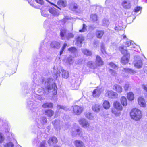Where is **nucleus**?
Returning <instances> with one entry per match:
<instances>
[{
	"label": "nucleus",
	"mask_w": 147,
	"mask_h": 147,
	"mask_svg": "<svg viewBox=\"0 0 147 147\" xmlns=\"http://www.w3.org/2000/svg\"><path fill=\"white\" fill-rule=\"evenodd\" d=\"M42 100L40 95L34 93L27 100V108L31 111L38 127L41 129L43 128L47 121L46 118L40 115V112L37 107V102L39 101H41Z\"/></svg>",
	"instance_id": "f257e3e1"
},
{
	"label": "nucleus",
	"mask_w": 147,
	"mask_h": 147,
	"mask_svg": "<svg viewBox=\"0 0 147 147\" xmlns=\"http://www.w3.org/2000/svg\"><path fill=\"white\" fill-rule=\"evenodd\" d=\"M40 87L37 90L38 93L47 95L51 93L53 95H56L57 93V88L53 79L51 78H42Z\"/></svg>",
	"instance_id": "f03ea898"
},
{
	"label": "nucleus",
	"mask_w": 147,
	"mask_h": 147,
	"mask_svg": "<svg viewBox=\"0 0 147 147\" xmlns=\"http://www.w3.org/2000/svg\"><path fill=\"white\" fill-rule=\"evenodd\" d=\"M130 115L131 119L136 121H139L142 117L141 111L136 108L132 109Z\"/></svg>",
	"instance_id": "7ed1b4c3"
},
{
	"label": "nucleus",
	"mask_w": 147,
	"mask_h": 147,
	"mask_svg": "<svg viewBox=\"0 0 147 147\" xmlns=\"http://www.w3.org/2000/svg\"><path fill=\"white\" fill-rule=\"evenodd\" d=\"M47 48V44L45 43L44 44L43 42L40 44L39 48V54L40 56V59H41L43 61L47 60L48 59V58H47L46 56Z\"/></svg>",
	"instance_id": "20e7f679"
},
{
	"label": "nucleus",
	"mask_w": 147,
	"mask_h": 147,
	"mask_svg": "<svg viewBox=\"0 0 147 147\" xmlns=\"http://www.w3.org/2000/svg\"><path fill=\"white\" fill-rule=\"evenodd\" d=\"M119 49L121 53L124 55L121 58V62L122 64H125L129 61L130 54L127 53L126 49H124L123 47V46L119 47Z\"/></svg>",
	"instance_id": "39448f33"
},
{
	"label": "nucleus",
	"mask_w": 147,
	"mask_h": 147,
	"mask_svg": "<svg viewBox=\"0 0 147 147\" xmlns=\"http://www.w3.org/2000/svg\"><path fill=\"white\" fill-rule=\"evenodd\" d=\"M53 73L56 76V78L57 79L60 76V73L62 74V77L65 79H67L69 77V74L68 71L61 69L58 71V69H53Z\"/></svg>",
	"instance_id": "423d86ee"
},
{
	"label": "nucleus",
	"mask_w": 147,
	"mask_h": 147,
	"mask_svg": "<svg viewBox=\"0 0 147 147\" xmlns=\"http://www.w3.org/2000/svg\"><path fill=\"white\" fill-rule=\"evenodd\" d=\"M79 124L84 128L87 129L88 131H91L93 129V127L91 124L84 118H81L78 121Z\"/></svg>",
	"instance_id": "0eeeda50"
},
{
	"label": "nucleus",
	"mask_w": 147,
	"mask_h": 147,
	"mask_svg": "<svg viewBox=\"0 0 147 147\" xmlns=\"http://www.w3.org/2000/svg\"><path fill=\"white\" fill-rule=\"evenodd\" d=\"M60 34L62 39H64V37H66L67 39H69L73 38L74 36L73 34L71 33H68L64 28L61 29L60 30Z\"/></svg>",
	"instance_id": "6e6552de"
},
{
	"label": "nucleus",
	"mask_w": 147,
	"mask_h": 147,
	"mask_svg": "<svg viewBox=\"0 0 147 147\" xmlns=\"http://www.w3.org/2000/svg\"><path fill=\"white\" fill-rule=\"evenodd\" d=\"M134 59H135V61L134 62V66L137 68H141L142 65V62L140 56H135Z\"/></svg>",
	"instance_id": "1a4fd4ad"
},
{
	"label": "nucleus",
	"mask_w": 147,
	"mask_h": 147,
	"mask_svg": "<svg viewBox=\"0 0 147 147\" xmlns=\"http://www.w3.org/2000/svg\"><path fill=\"white\" fill-rule=\"evenodd\" d=\"M74 113L77 115H80L82 112L83 108L82 107L76 105L72 106Z\"/></svg>",
	"instance_id": "9d476101"
},
{
	"label": "nucleus",
	"mask_w": 147,
	"mask_h": 147,
	"mask_svg": "<svg viewBox=\"0 0 147 147\" xmlns=\"http://www.w3.org/2000/svg\"><path fill=\"white\" fill-rule=\"evenodd\" d=\"M122 70L124 75L123 76L125 77H127L128 75L127 74H134L136 73L134 70L129 68H122Z\"/></svg>",
	"instance_id": "9b49d317"
},
{
	"label": "nucleus",
	"mask_w": 147,
	"mask_h": 147,
	"mask_svg": "<svg viewBox=\"0 0 147 147\" xmlns=\"http://www.w3.org/2000/svg\"><path fill=\"white\" fill-rule=\"evenodd\" d=\"M106 96L111 98H116L117 96V94L112 91H107L105 94Z\"/></svg>",
	"instance_id": "f8f14e48"
},
{
	"label": "nucleus",
	"mask_w": 147,
	"mask_h": 147,
	"mask_svg": "<svg viewBox=\"0 0 147 147\" xmlns=\"http://www.w3.org/2000/svg\"><path fill=\"white\" fill-rule=\"evenodd\" d=\"M123 7L125 9H129L131 7V2L128 0H123L122 3Z\"/></svg>",
	"instance_id": "ddd939ff"
},
{
	"label": "nucleus",
	"mask_w": 147,
	"mask_h": 147,
	"mask_svg": "<svg viewBox=\"0 0 147 147\" xmlns=\"http://www.w3.org/2000/svg\"><path fill=\"white\" fill-rule=\"evenodd\" d=\"M102 92L101 89L99 88H97L94 89L92 92V96L95 98L98 97L101 94Z\"/></svg>",
	"instance_id": "4468645a"
},
{
	"label": "nucleus",
	"mask_w": 147,
	"mask_h": 147,
	"mask_svg": "<svg viewBox=\"0 0 147 147\" xmlns=\"http://www.w3.org/2000/svg\"><path fill=\"white\" fill-rule=\"evenodd\" d=\"M71 134L73 136H75L77 135H78L79 136H81L82 135V132L81 129L78 128L76 129H75L74 131V129L71 132Z\"/></svg>",
	"instance_id": "2eb2a0df"
},
{
	"label": "nucleus",
	"mask_w": 147,
	"mask_h": 147,
	"mask_svg": "<svg viewBox=\"0 0 147 147\" xmlns=\"http://www.w3.org/2000/svg\"><path fill=\"white\" fill-rule=\"evenodd\" d=\"M84 40V38L82 35H79L77 38L76 44L77 46L80 47L82 46V41Z\"/></svg>",
	"instance_id": "dca6fc26"
},
{
	"label": "nucleus",
	"mask_w": 147,
	"mask_h": 147,
	"mask_svg": "<svg viewBox=\"0 0 147 147\" xmlns=\"http://www.w3.org/2000/svg\"><path fill=\"white\" fill-rule=\"evenodd\" d=\"M49 11L52 15L54 16H58L59 11L58 10L53 7H50L49 9Z\"/></svg>",
	"instance_id": "f3484780"
},
{
	"label": "nucleus",
	"mask_w": 147,
	"mask_h": 147,
	"mask_svg": "<svg viewBox=\"0 0 147 147\" xmlns=\"http://www.w3.org/2000/svg\"><path fill=\"white\" fill-rule=\"evenodd\" d=\"M114 29L117 31L123 30V27L122 22L121 21H119L118 23H117L115 24V27Z\"/></svg>",
	"instance_id": "a211bd4d"
},
{
	"label": "nucleus",
	"mask_w": 147,
	"mask_h": 147,
	"mask_svg": "<svg viewBox=\"0 0 147 147\" xmlns=\"http://www.w3.org/2000/svg\"><path fill=\"white\" fill-rule=\"evenodd\" d=\"M57 4L58 6L56 5L60 8L58 9L60 10L61 9V8L65 7L67 5L66 2L63 0H59L57 2Z\"/></svg>",
	"instance_id": "6ab92c4d"
},
{
	"label": "nucleus",
	"mask_w": 147,
	"mask_h": 147,
	"mask_svg": "<svg viewBox=\"0 0 147 147\" xmlns=\"http://www.w3.org/2000/svg\"><path fill=\"white\" fill-rule=\"evenodd\" d=\"M113 106L114 108L118 111H122V110L123 107L120 103L118 101L114 102Z\"/></svg>",
	"instance_id": "aec40b11"
},
{
	"label": "nucleus",
	"mask_w": 147,
	"mask_h": 147,
	"mask_svg": "<svg viewBox=\"0 0 147 147\" xmlns=\"http://www.w3.org/2000/svg\"><path fill=\"white\" fill-rule=\"evenodd\" d=\"M69 8L70 9L74 11H76L78 9L77 4L74 2H72L70 4Z\"/></svg>",
	"instance_id": "412c9836"
},
{
	"label": "nucleus",
	"mask_w": 147,
	"mask_h": 147,
	"mask_svg": "<svg viewBox=\"0 0 147 147\" xmlns=\"http://www.w3.org/2000/svg\"><path fill=\"white\" fill-rule=\"evenodd\" d=\"M103 62L101 58L99 56L97 55L96 57V64L97 67L103 65Z\"/></svg>",
	"instance_id": "4be33fe9"
},
{
	"label": "nucleus",
	"mask_w": 147,
	"mask_h": 147,
	"mask_svg": "<svg viewBox=\"0 0 147 147\" xmlns=\"http://www.w3.org/2000/svg\"><path fill=\"white\" fill-rule=\"evenodd\" d=\"M51 47L55 49H58L60 47V43L57 41H53L51 42Z\"/></svg>",
	"instance_id": "5701e85b"
},
{
	"label": "nucleus",
	"mask_w": 147,
	"mask_h": 147,
	"mask_svg": "<svg viewBox=\"0 0 147 147\" xmlns=\"http://www.w3.org/2000/svg\"><path fill=\"white\" fill-rule=\"evenodd\" d=\"M52 123L56 130L58 131L60 130V121L59 120H55L54 121H53Z\"/></svg>",
	"instance_id": "b1692460"
},
{
	"label": "nucleus",
	"mask_w": 147,
	"mask_h": 147,
	"mask_svg": "<svg viewBox=\"0 0 147 147\" xmlns=\"http://www.w3.org/2000/svg\"><path fill=\"white\" fill-rule=\"evenodd\" d=\"M138 103L139 105L142 107H145L146 106V103L144 99L143 98L140 97L138 99Z\"/></svg>",
	"instance_id": "393cba45"
},
{
	"label": "nucleus",
	"mask_w": 147,
	"mask_h": 147,
	"mask_svg": "<svg viewBox=\"0 0 147 147\" xmlns=\"http://www.w3.org/2000/svg\"><path fill=\"white\" fill-rule=\"evenodd\" d=\"M101 106L97 104H94L93 105L92 107V110L95 112H99L100 110Z\"/></svg>",
	"instance_id": "a878e982"
},
{
	"label": "nucleus",
	"mask_w": 147,
	"mask_h": 147,
	"mask_svg": "<svg viewBox=\"0 0 147 147\" xmlns=\"http://www.w3.org/2000/svg\"><path fill=\"white\" fill-rule=\"evenodd\" d=\"M113 89L118 93H120L122 92V88L120 85L116 84L113 87Z\"/></svg>",
	"instance_id": "bb28decb"
},
{
	"label": "nucleus",
	"mask_w": 147,
	"mask_h": 147,
	"mask_svg": "<svg viewBox=\"0 0 147 147\" xmlns=\"http://www.w3.org/2000/svg\"><path fill=\"white\" fill-rule=\"evenodd\" d=\"M57 142V138L55 137H51L49 140L48 141L49 145H51L53 143H56Z\"/></svg>",
	"instance_id": "cd10ccee"
},
{
	"label": "nucleus",
	"mask_w": 147,
	"mask_h": 147,
	"mask_svg": "<svg viewBox=\"0 0 147 147\" xmlns=\"http://www.w3.org/2000/svg\"><path fill=\"white\" fill-rule=\"evenodd\" d=\"M88 67L92 69H95L97 67L95 63L92 61H89L87 64Z\"/></svg>",
	"instance_id": "c85d7f7f"
},
{
	"label": "nucleus",
	"mask_w": 147,
	"mask_h": 147,
	"mask_svg": "<svg viewBox=\"0 0 147 147\" xmlns=\"http://www.w3.org/2000/svg\"><path fill=\"white\" fill-rule=\"evenodd\" d=\"M45 113L46 115L48 117H51L53 115L54 112L51 109H47L45 111Z\"/></svg>",
	"instance_id": "c756f323"
},
{
	"label": "nucleus",
	"mask_w": 147,
	"mask_h": 147,
	"mask_svg": "<svg viewBox=\"0 0 147 147\" xmlns=\"http://www.w3.org/2000/svg\"><path fill=\"white\" fill-rule=\"evenodd\" d=\"M74 144L76 147H82L84 145L82 141L78 140L75 141Z\"/></svg>",
	"instance_id": "7c9ffc66"
},
{
	"label": "nucleus",
	"mask_w": 147,
	"mask_h": 147,
	"mask_svg": "<svg viewBox=\"0 0 147 147\" xmlns=\"http://www.w3.org/2000/svg\"><path fill=\"white\" fill-rule=\"evenodd\" d=\"M98 18L97 16L95 14H92L90 16V20L94 22H97Z\"/></svg>",
	"instance_id": "2f4dec72"
},
{
	"label": "nucleus",
	"mask_w": 147,
	"mask_h": 147,
	"mask_svg": "<svg viewBox=\"0 0 147 147\" xmlns=\"http://www.w3.org/2000/svg\"><path fill=\"white\" fill-rule=\"evenodd\" d=\"M82 51L84 55H86L90 56L92 55V53L91 51L87 49H82Z\"/></svg>",
	"instance_id": "473e14b6"
},
{
	"label": "nucleus",
	"mask_w": 147,
	"mask_h": 147,
	"mask_svg": "<svg viewBox=\"0 0 147 147\" xmlns=\"http://www.w3.org/2000/svg\"><path fill=\"white\" fill-rule=\"evenodd\" d=\"M53 105L51 102L46 103L43 104L42 106V107L44 108H52Z\"/></svg>",
	"instance_id": "72a5a7b5"
},
{
	"label": "nucleus",
	"mask_w": 147,
	"mask_h": 147,
	"mask_svg": "<svg viewBox=\"0 0 147 147\" xmlns=\"http://www.w3.org/2000/svg\"><path fill=\"white\" fill-rule=\"evenodd\" d=\"M104 34V32L102 30L97 31L96 32V37L99 38H101Z\"/></svg>",
	"instance_id": "f704fd0d"
},
{
	"label": "nucleus",
	"mask_w": 147,
	"mask_h": 147,
	"mask_svg": "<svg viewBox=\"0 0 147 147\" xmlns=\"http://www.w3.org/2000/svg\"><path fill=\"white\" fill-rule=\"evenodd\" d=\"M57 112L58 113L61 112L62 110H67V108L66 107H65L62 106L61 105H57Z\"/></svg>",
	"instance_id": "c9c22d12"
},
{
	"label": "nucleus",
	"mask_w": 147,
	"mask_h": 147,
	"mask_svg": "<svg viewBox=\"0 0 147 147\" xmlns=\"http://www.w3.org/2000/svg\"><path fill=\"white\" fill-rule=\"evenodd\" d=\"M121 102L123 106H126L127 105V100L126 97L122 96L121 98Z\"/></svg>",
	"instance_id": "e433bc0d"
},
{
	"label": "nucleus",
	"mask_w": 147,
	"mask_h": 147,
	"mask_svg": "<svg viewBox=\"0 0 147 147\" xmlns=\"http://www.w3.org/2000/svg\"><path fill=\"white\" fill-rule=\"evenodd\" d=\"M127 98L130 101H132L134 99V95L132 92H129L127 94Z\"/></svg>",
	"instance_id": "4c0bfd02"
},
{
	"label": "nucleus",
	"mask_w": 147,
	"mask_h": 147,
	"mask_svg": "<svg viewBox=\"0 0 147 147\" xmlns=\"http://www.w3.org/2000/svg\"><path fill=\"white\" fill-rule=\"evenodd\" d=\"M103 106L105 109H108L110 107L109 102L107 101H105L103 103Z\"/></svg>",
	"instance_id": "58836bf2"
},
{
	"label": "nucleus",
	"mask_w": 147,
	"mask_h": 147,
	"mask_svg": "<svg viewBox=\"0 0 147 147\" xmlns=\"http://www.w3.org/2000/svg\"><path fill=\"white\" fill-rule=\"evenodd\" d=\"M134 42L130 40L125 42L123 43L124 46L125 47H128L131 45H133Z\"/></svg>",
	"instance_id": "ea45409f"
},
{
	"label": "nucleus",
	"mask_w": 147,
	"mask_h": 147,
	"mask_svg": "<svg viewBox=\"0 0 147 147\" xmlns=\"http://www.w3.org/2000/svg\"><path fill=\"white\" fill-rule=\"evenodd\" d=\"M44 26V27L46 28L49 27V29H50V28L51 27V25L50 24V22L47 20H46L45 21Z\"/></svg>",
	"instance_id": "a19ab883"
},
{
	"label": "nucleus",
	"mask_w": 147,
	"mask_h": 147,
	"mask_svg": "<svg viewBox=\"0 0 147 147\" xmlns=\"http://www.w3.org/2000/svg\"><path fill=\"white\" fill-rule=\"evenodd\" d=\"M115 1V0H106L105 2V4L107 6H111Z\"/></svg>",
	"instance_id": "79ce46f5"
},
{
	"label": "nucleus",
	"mask_w": 147,
	"mask_h": 147,
	"mask_svg": "<svg viewBox=\"0 0 147 147\" xmlns=\"http://www.w3.org/2000/svg\"><path fill=\"white\" fill-rule=\"evenodd\" d=\"M85 116L88 119L92 120L93 119L94 116L92 113L88 112L86 114Z\"/></svg>",
	"instance_id": "37998d69"
},
{
	"label": "nucleus",
	"mask_w": 147,
	"mask_h": 147,
	"mask_svg": "<svg viewBox=\"0 0 147 147\" xmlns=\"http://www.w3.org/2000/svg\"><path fill=\"white\" fill-rule=\"evenodd\" d=\"M102 25L105 26H107L108 25L109 22L107 18H104L102 21Z\"/></svg>",
	"instance_id": "c03bdc74"
},
{
	"label": "nucleus",
	"mask_w": 147,
	"mask_h": 147,
	"mask_svg": "<svg viewBox=\"0 0 147 147\" xmlns=\"http://www.w3.org/2000/svg\"><path fill=\"white\" fill-rule=\"evenodd\" d=\"M68 50L71 53L73 54H75L77 51L76 49L74 47L69 48Z\"/></svg>",
	"instance_id": "a18cd8bd"
},
{
	"label": "nucleus",
	"mask_w": 147,
	"mask_h": 147,
	"mask_svg": "<svg viewBox=\"0 0 147 147\" xmlns=\"http://www.w3.org/2000/svg\"><path fill=\"white\" fill-rule=\"evenodd\" d=\"M87 30V26L85 24H83L82 29L79 30V32H85Z\"/></svg>",
	"instance_id": "49530a36"
},
{
	"label": "nucleus",
	"mask_w": 147,
	"mask_h": 147,
	"mask_svg": "<svg viewBox=\"0 0 147 147\" xmlns=\"http://www.w3.org/2000/svg\"><path fill=\"white\" fill-rule=\"evenodd\" d=\"M109 65L111 68H113L115 70H117L118 69L117 66L113 62L110 63Z\"/></svg>",
	"instance_id": "de8ad7c7"
},
{
	"label": "nucleus",
	"mask_w": 147,
	"mask_h": 147,
	"mask_svg": "<svg viewBox=\"0 0 147 147\" xmlns=\"http://www.w3.org/2000/svg\"><path fill=\"white\" fill-rule=\"evenodd\" d=\"M112 112L116 116H119L121 114L119 112L117 111L115 109H112Z\"/></svg>",
	"instance_id": "09e8293b"
},
{
	"label": "nucleus",
	"mask_w": 147,
	"mask_h": 147,
	"mask_svg": "<svg viewBox=\"0 0 147 147\" xmlns=\"http://www.w3.org/2000/svg\"><path fill=\"white\" fill-rule=\"evenodd\" d=\"M101 49L102 53L103 54L105 55V54H106V51L105 49L104 45L103 43H102L101 44Z\"/></svg>",
	"instance_id": "8fccbe9b"
},
{
	"label": "nucleus",
	"mask_w": 147,
	"mask_h": 147,
	"mask_svg": "<svg viewBox=\"0 0 147 147\" xmlns=\"http://www.w3.org/2000/svg\"><path fill=\"white\" fill-rule=\"evenodd\" d=\"M14 144L12 142H9L5 144L4 147H13Z\"/></svg>",
	"instance_id": "3c124183"
},
{
	"label": "nucleus",
	"mask_w": 147,
	"mask_h": 147,
	"mask_svg": "<svg viewBox=\"0 0 147 147\" xmlns=\"http://www.w3.org/2000/svg\"><path fill=\"white\" fill-rule=\"evenodd\" d=\"M5 139L3 134L1 133H0V143H2Z\"/></svg>",
	"instance_id": "603ef678"
},
{
	"label": "nucleus",
	"mask_w": 147,
	"mask_h": 147,
	"mask_svg": "<svg viewBox=\"0 0 147 147\" xmlns=\"http://www.w3.org/2000/svg\"><path fill=\"white\" fill-rule=\"evenodd\" d=\"M68 20V18L67 17H65L63 19L61 20L60 21V23L62 24V25H63Z\"/></svg>",
	"instance_id": "864d4df0"
},
{
	"label": "nucleus",
	"mask_w": 147,
	"mask_h": 147,
	"mask_svg": "<svg viewBox=\"0 0 147 147\" xmlns=\"http://www.w3.org/2000/svg\"><path fill=\"white\" fill-rule=\"evenodd\" d=\"M142 9V8L140 6H137L134 9V11L136 13H137L139 12V11L141 10Z\"/></svg>",
	"instance_id": "5fc2aeb1"
},
{
	"label": "nucleus",
	"mask_w": 147,
	"mask_h": 147,
	"mask_svg": "<svg viewBox=\"0 0 147 147\" xmlns=\"http://www.w3.org/2000/svg\"><path fill=\"white\" fill-rule=\"evenodd\" d=\"M109 71L110 73H111V74L113 76H117V73L116 72V71H115V70H113L111 69H110Z\"/></svg>",
	"instance_id": "6e6d98bb"
},
{
	"label": "nucleus",
	"mask_w": 147,
	"mask_h": 147,
	"mask_svg": "<svg viewBox=\"0 0 147 147\" xmlns=\"http://www.w3.org/2000/svg\"><path fill=\"white\" fill-rule=\"evenodd\" d=\"M67 61L69 64H71L73 63V57L72 56H70L67 59Z\"/></svg>",
	"instance_id": "4d7b16f0"
},
{
	"label": "nucleus",
	"mask_w": 147,
	"mask_h": 147,
	"mask_svg": "<svg viewBox=\"0 0 147 147\" xmlns=\"http://www.w3.org/2000/svg\"><path fill=\"white\" fill-rule=\"evenodd\" d=\"M46 144V142L44 140L40 143L39 147H45V145Z\"/></svg>",
	"instance_id": "13d9d810"
},
{
	"label": "nucleus",
	"mask_w": 147,
	"mask_h": 147,
	"mask_svg": "<svg viewBox=\"0 0 147 147\" xmlns=\"http://www.w3.org/2000/svg\"><path fill=\"white\" fill-rule=\"evenodd\" d=\"M9 131H10V129L9 128H7V129L5 130V132L6 133L8 132V133L9 134L8 135L9 137H10V134H11V136H13V134H12V133H11V132H9Z\"/></svg>",
	"instance_id": "bf43d9fd"
},
{
	"label": "nucleus",
	"mask_w": 147,
	"mask_h": 147,
	"mask_svg": "<svg viewBox=\"0 0 147 147\" xmlns=\"http://www.w3.org/2000/svg\"><path fill=\"white\" fill-rule=\"evenodd\" d=\"M41 14L42 16L45 17H47L48 16V14H46L45 12L43 11H41Z\"/></svg>",
	"instance_id": "052dcab7"
},
{
	"label": "nucleus",
	"mask_w": 147,
	"mask_h": 147,
	"mask_svg": "<svg viewBox=\"0 0 147 147\" xmlns=\"http://www.w3.org/2000/svg\"><path fill=\"white\" fill-rule=\"evenodd\" d=\"M38 3L42 5L44 3L43 0H35Z\"/></svg>",
	"instance_id": "680f3d73"
},
{
	"label": "nucleus",
	"mask_w": 147,
	"mask_h": 147,
	"mask_svg": "<svg viewBox=\"0 0 147 147\" xmlns=\"http://www.w3.org/2000/svg\"><path fill=\"white\" fill-rule=\"evenodd\" d=\"M46 1H47L50 4H52V5H54L55 7H56V8H59V9H60L56 5L54 4H53V3H51V2H50L48 0H46Z\"/></svg>",
	"instance_id": "e2e57ef3"
},
{
	"label": "nucleus",
	"mask_w": 147,
	"mask_h": 147,
	"mask_svg": "<svg viewBox=\"0 0 147 147\" xmlns=\"http://www.w3.org/2000/svg\"><path fill=\"white\" fill-rule=\"evenodd\" d=\"M129 84H126L124 86V89L126 91L127 90L129 87Z\"/></svg>",
	"instance_id": "0e129e2a"
},
{
	"label": "nucleus",
	"mask_w": 147,
	"mask_h": 147,
	"mask_svg": "<svg viewBox=\"0 0 147 147\" xmlns=\"http://www.w3.org/2000/svg\"><path fill=\"white\" fill-rule=\"evenodd\" d=\"M67 45V44L66 43H64L63 45V46L62 47L61 49L64 50L65 48L66 47Z\"/></svg>",
	"instance_id": "69168bd1"
},
{
	"label": "nucleus",
	"mask_w": 147,
	"mask_h": 147,
	"mask_svg": "<svg viewBox=\"0 0 147 147\" xmlns=\"http://www.w3.org/2000/svg\"><path fill=\"white\" fill-rule=\"evenodd\" d=\"M143 88L146 92H147V85H143L142 86Z\"/></svg>",
	"instance_id": "338daca9"
},
{
	"label": "nucleus",
	"mask_w": 147,
	"mask_h": 147,
	"mask_svg": "<svg viewBox=\"0 0 147 147\" xmlns=\"http://www.w3.org/2000/svg\"><path fill=\"white\" fill-rule=\"evenodd\" d=\"M64 50L63 49H61L60 51V55H61L63 53V52L64 51Z\"/></svg>",
	"instance_id": "774afa93"
}]
</instances>
